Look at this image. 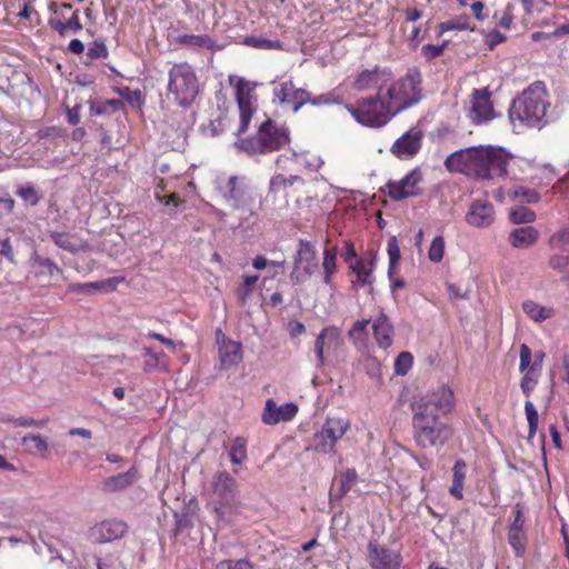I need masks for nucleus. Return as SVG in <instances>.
Segmentation results:
<instances>
[{
  "label": "nucleus",
  "instance_id": "nucleus-12",
  "mask_svg": "<svg viewBox=\"0 0 569 569\" xmlns=\"http://www.w3.org/2000/svg\"><path fill=\"white\" fill-rule=\"evenodd\" d=\"M367 549V562L371 569H400L402 557L399 551L391 550L376 540H370Z\"/></svg>",
  "mask_w": 569,
  "mask_h": 569
},
{
  "label": "nucleus",
  "instance_id": "nucleus-35",
  "mask_svg": "<svg viewBox=\"0 0 569 569\" xmlns=\"http://www.w3.org/2000/svg\"><path fill=\"white\" fill-rule=\"evenodd\" d=\"M180 44L190 47H199L212 50L216 46L214 41L207 34H182L177 38Z\"/></svg>",
  "mask_w": 569,
  "mask_h": 569
},
{
  "label": "nucleus",
  "instance_id": "nucleus-36",
  "mask_svg": "<svg viewBox=\"0 0 569 569\" xmlns=\"http://www.w3.org/2000/svg\"><path fill=\"white\" fill-rule=\"evenodd\" d=\"M229 457L232 465H241L247 460V440L242 437H236L229 449Z\"/></svg>",
  "mask_w": 569,
  "mask_h": 569
},
{
  "label": "nucleus",
  "instance_id": "nucleus-16",
  "mask_svg": "<svg viewBox=\"0 0 569 569\" xmlns=\"http://www.w3.org/2000/svg\"><path fill=\"white\" fill-rule=\"evenodd\" d=\"M212 501H222L227 503H237L238 485L236 479L227 471L218 472L212 481Z\"/></svg>",
  "mask_w": 569,
  "mask_h": 569
},
{
  "label": "nucleus",
  "instance_id": "nucleus-46",
  "mask_svg": "<svg viewBox=\"0 0 569 569\" xmlns=\"http://www.w3.org/2000/svg\"><path fill=\"white\" fill-rule=\"evenodd\" d=\"M341 102H342V97L339 93H337L335 90L319 94L317 97H312L310 94V101H308V103H310L311 106H315V107L340 104Z\"/></svg>",
  "mask_w": 569,
  "mask_h": 569
},
{
  "label": "nucleus",
  "instance_id": "nucleus-14",
  "mask_svg": "<svg viewBox=\"0 0 569 569\" xmlns=\"http://www.w3.org/2000/svg\"><path fill=\"white\" fill-rule=\"evenodd\" d=\"M236 100L240 113V124L236 132L237 136L242 134L249 128L254 109L251 103V91L250 83L244 78H239L234 84Z\"/></svg>",
  "mask_w": 569,
  "mask_h": 569
},
{
  "label": "nucleus",
  "instance_id": "nucleus-63",
  "mask_svg": "<svg viewBox=\"0 0 569 569\" xmlns=\"http://www.w3.org/2000/svg\"><path fill=\"white\" fill-rule=\"evenodd\" d=\"M569 266V256L553 254L549 259V267L553 270L562 272Z\"/></svg>",
  "mask_w": 569,
  "mask_h": 569
},
{
  "label": "nucleus",
  "instance_id": "nucleus-43",
  "mask_svg": "<svg viewBox=\"0 0 569 569\" xmlns=\"http://www.w3.org/2000/svg\"><path fill=\"white\" fill-rule=\"evenodd\" d=\"M525 412H526V418H527L528 427H529L528 441H530L537 433L539 415H538V411L536 410L533 403L529 400L525 402Z\"/></svg>",
  "mask_w": 569,
  "mask_h": 569
},
{
  "label": "nucleus",
  "instance_id": "nucleus-48",
  "mask_svg": "<svg viewBox=\"0 0 569 569\" xmlns=\"http://www.w3.org/2000/svg\"><path fill=\"white\" fill-rule=\"evenodd\" d=\"M109 54L108 48L106 46L104 39L98 38L89 44L87 57L91 60L94 59H104Z\"/></svg>",
  "mask_w": 569,
  "mask_h": 569
},
{
  "label": "nucleus",
  "instance_id": "nucleus-6",
  "mask_svg": "<svg viewBox=\"0 0 569 569\" xmlns=\"http://www.w3.org/2000/svg\"><path fill=\"white\" fill-rule=\"evenodd\" d=\"M199 93V81L193 68L187 62L176 63L169 70L168 98L176 104L189 108Z\"/></svg>",
  "mask_w": 569,
  "mask_h": 569
},
{
  "label": "nucleus",
  "instance_id": "nucleus-32",
  "mask_svg": "<svg viewBox=\"0 0 569 569\" xmlns=\"http://www.w3.org/2000/svg\"><path fill=\"white\" fill-rule=\"evenodd\" d=\"M358 473L356 469H347L340 475V487L337 493H330V499H341L345 497L357 483Z\"/></svg>",
  "mask_w": 569,
  "mask_h": 569
},
{
  "label": "nucleus",
  "instance_id": "nucleus-42",
  "mask_svg": "<svg viewBox=\"0 0 569 569\" xmlns=\"http://www.w3.org/2000/svg\"><path fill=\"white\" fill-rule=\"evenodd\" d=\"M509 196L512 199L525 203H536L540 199L539 193L536 190L525 187H516L515 189L510 190Z\"/></svg>",
  "mask_w": 569,
  "mask_h": 569
},
{
  "label": "nucleus",
  "instance_id": "nucleus-15",
  "mask_svg": "<svg viewBox=\"0 0 569 569\" xmlns=\"http://www.w3.org/2000/svg\"><path fill=\"white\" fill-rule=\"evenodd\" d=\"M273 94L281 104L291 106L295 113L310 101V92L302 88H296L292 80L281 82L274 88Z\"/></svg>",
  "mask_w": 569,
  "mask_h": 569
},
{
  "label": "nucleus",
  "instance_id": "nucleus-58",
  "mask_svg": "<svg viewBox=\"0 0 569 569\" xmlns=\"http://www.w3.org/2000/svg\"><path fill=\"white\" fill-rule=\"evenodd\" d=\"M17 194L32 207L37 206L40 201V196L31 186L19 189Z\"/></svg>",
  "mask_w": 569,
  "mask_h": 569
},
{
  "label": "nucleus",
  "instance_id": "nucleus-64",
  "mask_svg": "<svg viewBox=\"0 0 569 569\" xmlns=\"http://www.w3.org/2000/svg\"><path fill=\"white\" fill-rule=\"evenodd\" d=\"M176 518V525H174V535H179L186 529H189L192 527V520L187 513H174Z\"/></svg>",
  "mask_w": 569,
  "mask_h": 569
},
{
  "label": "nucleus",
  "instance_id": "nucleus-10",
  "mask_svg": "<svg viewBox=\"0 0 569 569\" xmlns=\"http://www.w3.org/2000/svg\"><path fill=\"white\" fill-rule=\"evenodd\" d=\"M422 181V172L419 167L408 172L400 181L389 180L379 189L381 193L388 194L393 201H402L407 198L421 194L419 183Z\"/></svg>",
  "mask_w": 569,
  "mask_h": 569
},
{
  "label": "nucleus",
  "instance_id": "nucleus-2",
  "mask_svg": "<svg viewBox=\"0 0 569 569\" xmlns=\"http://www.w3.org/2000/svg\"><path fill=\"white\" fill-rule=\"evenodd\" d=\"M511 159L512 157L503 148L478 146L452 152L445 160V167L449 172L490 180L506 177Z\"/></svg>",
  "mask_w": 569,
  "mask_h": 569
},
{
  "label": "nucleus",
  "instance_id": "nucleus-17",
  "mask_svg": "<svg viewBox=\"0 0 569 569\" xmlns=\"http://www.w3.org/2000/svg\"><path fill=\"white\" fill-rule=\"evenodd\" d=\"M127 529V523L121 520H104L90 529V538L94 543H107L123 537Z\"/></svg>",
  "mask_w": 569,
  "mask_h": 569
},
{
  "label": "nucleus",
  "instance_id": "nucleus-20",
  "mask_svg": "<svg viewBox=\"0 0 569 569\" xmlns=\"http://www.w3.org/2000/svg\"><path fill=\"white\" fill-rule=\"evenodd\" d=\"M466 221L468 224L476 228H487L495 221L493 206L485 200H475L467 214Z\"/></svg>",
  "mask_w": 569,
  "mask_h": 569
},
{
  "label": "nucleus",
  "instance_id": "nucleus-56",
  "mask_svg": "<svg viewBox=\"0 0 569 569\" xmlns=\"http://www.w3.org/2000/svg\"><path fill=\"white\" fill-rule=\"evenodd\" d=\"M485 44L489 50H493L498 44L505 42L507 37L501 33L499 30L493 29L491 31H482Z\"/></svg>",
  "mask_w": 569,
  "mask_h": 569
},
{
  "label": "nucleus",
  "instance_id": "nucleus-18",
  "mask_svg": "<svg viewBox=\"0 0 569 569\" xmlns=\"http://www.w3.org/2000/svg\"><path fill=\"white\" fill-rule=\"evenodd\" d=\"M470 118L477 124L493 118V107L490 101V92L487 89H476L473 91Z\"/></svg>",
  "mask_w": 569,
  "mask_h": 569
},
{
  "label": "nucleus",
  "instance_id": "nucleus-53",
  "mask_svg": "<svg viewBox=\"0 0 569 569\" xmlns=\"http://www.w3.org/2000/svg\"><path fill=\"white\" fill-rule=\"evenodd\" d=\"M244 43L257 49L281 48V42L279 40H269L261 37H247Z\"/></svg>",
  "mask_w": 569,
  "mask_h": 569
},
{
  "label": "nucleus",
  "instance_id": "nucleus-23",
  "mask_svg": "<svg viewBox=\"0 0 569 569\" xmlns=\"http://www.w3.org/2000/svg\"><path fill=\"white\" fill-rule=\"evenodd\" d=\"M139 478L136 467H131L128 471L108 477L103 480V490L107 492L122 491L132 486Z\"/></svg>",
  "mask_w": 569,
  "mask_h": 569
},
{
  "label": "nucleus",
  "instance_id": "nucleus-26",
  "mask_svg": "<svg viewBox=\"0 0 569 569\" xmlns=\"http://www.w3.org/2000/svg\"><path fill=\"white\" fill-rule=\"evenodd\" d=\"M221 363L224 368L238 365L241 359V343L236 341H226L219 348Z\"/></svg>",
  "mask_w": 569,
  "mask_h": 569
},
{
  "label": "nucleus",
  "instance_id": "nucleus-27",
  "mask_svg": "<svg viewBox=\"0 0 569 569\" xmlns=\"http://www.w3.org/2000/svg\"><path fill=\"white\" fill-rule=\"evenodd\" d=\"M89 106L94 116H111L124 109V102L120 99L90 100Z\"/></svg>",
  "mask_w": 569,
  "mask_h": 569
},
{
  "label": "nucleus",
  "instance_id": "nucleus-34",
  "mask_svg": "<svg viewBox=\"0 0 569 569\" xmlns=\"http://www.w3.org/2000/svg\"><path fill=\"white\" fill-rule=\"evenodd\" d=\"M26 450L32 455H43L48 450V439L40 435H27L22 438Z\"/></svg>",
  "mask_w": 569,
  "mask_h": 569
},
{
  "label": "nucleus",
  "instance_id": "nucleus-45",
  "mask_svg": "<svg viewBox=\"0 0 569 569\" xmlns=\"http://www.w3.org/2000/svg\"><path fill=\"white\" fill-rule=\"evenodd\" d=\"M387 252L389 256L388 274H389V277H391L395 268L398 266L400 258H401L398 240L395 236L388 240Z\"/></svg>",
  "mask_w": 569,
  "mask_h": 569
},
{
  "label": "nucleus",
  "instance_id": "nucleus-1",
  "mask_svg": "<svg viewBox=\"0 0 569 569\" xmlns=\"http://www.w3.org/2000/svg\"><path fill=\"white\" fill-rule=\"evenodd\" d=\"M453 408V391L445 385L413 399L410 403L412 437L418 447L440 449L451 439L453 429L445 418Z\"/></svg>",
  "mask_w": 569,
  "mask_h": 569
},
{
  "label": "nucleus",
  "instance_id": "nucleus-22",
  "mask_svg": "<svg viewBox=\"0 0 569 569\" xmlns=\"http://www.w3.org/2000/svg\"><path fill=\"white\" fill-rule=\"evenodd\" d=\"M389 76L390 73L386 69L379 67L365 69L355 79L353 88L358 91H365L378 86L382 87Z\"/></svg>",
  "mask_w": 569,
  "mask_h": 569
},
{
  "label": "nucleus",
  "instance_id": "nucleus-54",
  "mask_svg": "<svg viewBox=\"0 0 569 569\" xmlns=\"http://www.w3.org/2000/svg\"><path fill=\"white\" fill-rule=\"evenodd\" d=\"M445 253V240L441 236L436 237L429 248L428 257L432 262H440Z\"/></svg>",
  "mask_w": 569,
  "mask_h": 569
},
{
  "label": "nucleus",
  "instance_id": "nucleus-47",
  "mask_svg": "<svg viewBox=\"0 0 569 569\" xmlns=\"http://www.w3.org/2000/svg\"><path fill=\"white\" fill-rule=\"evenodd\" d=\"M31 260L33 267H38L41 270V272H47L49 276L62 272L58 264L49 258H43L39 254H34Z\"/></svg>",
  "mask_w": 569,
  "mask_h": 569
},
{
  "label": "nucleus",
  "instance_id": "nucleus-38",
  "mask_svg": "<svg viewBox=\"0 0 569 569\" xmlns=\"http://www.w3.org/2000/svg\"><path fill=\"white\" fill-rule=\"evenodd\" d=\"M508 542L516 557H523L527 545V532L519 530H508Z\"/></svg>",
  "mask_w": 569,
  "mask_h": 569
},
{
  "label": "nucleus",
  "instance_id": "nucleus-41",
  "mask_svg": "<svg viewBox=\"0 0 569 569\" xmlns=\"http://www.w3.org/2000/svg\"><path fill=\"white\" fill-rule=\"evenodd\" d=\"M509 219L515 224L530 223L536 220V213L527 207H518L510 210Z\"/></svg>",
  "mask_w": 569,
  "mask_h": 569
},
{
  "label": "nucleus",
  "instance_id": "nucleus-4",
  "mask_svg": "<svg viewBox=\"0 0 569 569\" xmlns=\"http://www.w3.org/2000/svg\"><path fill=\"white\" fill-rule=\"evenodd\" d=\"M289 141V129L271 119H267L258 127L254 136L239 137L234 147L248 156H257L280 150Z\"/></svg>",
  "mask_w": 569,
  "mask_h": 569
},
{
  "label": "nucleus",
  "instance_id": "nucleus-3",
  "mask_svg": "<svg viewBox=\"0 0 569 569\" xmlns=\"http://www.w3.org/2000/svg\"><path fill=\"white\" fill-rule=\"evenodd\" d=\"M550 102L545 82L535 81L512 100L508 110L515 128L542 129L547 124Z\"/></svg>",
  "mask_w": 569,
  "mask_h": 569
},
{
  "label": "nucleus",
  "instance_id": "nucleus-59",
  "mask_svg": "<svg viewBox=\"0 0 569 569\" xmlns=\"http://www.w3.org/2000/svg\"><path fill=\"white\" fill-rule=\"evenodd\" d=\"M120 94L123 99H126L132 106L140 107L144 102L143 96L139 89L131 90L130 88H124L120 92Z\"/></svg>",
  "mask_w": 569,
  "mask_h": 569
},
{
  "label": "nucleus",
  "instance_id": "nucleus-31",
  "mask_svg": "<svg viewBox=\"0 0 569 569\" xmlns=\"http://www.w3.org/2000/svg\"><path fill=\"white\" fill-rule=\"evenodd\" d=\"M211 505L217 526H227L232 520V516L234 515L237 503L212 501Z\"/></svg>",
  "mask_w": 569,
  "mask_h": 569
},
{
  "label": "nucleus",
  "instance_id": "nucleus-37",
  "mask_svg": "<svg viewBox=\"0 0 569 569\" xmlns=\"http://www.w3.org/2000/svg\"><path fill=\"white\" fill-rule=\"evenodd\" d=\"M258 280L259 276L257 274L246 276L240 286L237 288L236 295L241 306H244L247 303L249 297L253 291V287L256 286Z\"/></svg>",
  "mask_w": 569,
  "mask_h": 569
},
{
  "label": "nucleus",
  "instance_id": "nucleus-55",
  "mask_svg": "<svg viewBox=\"0 0 569 569\" xmlns=\"http://www.w3.org/2000/svg\"><path fill=\"white\" fill-rule=\"evenodd\" d=\"M216 569H254V566L247 559H224L216 565Z\"/></svg>",
  "mask_w": 569,
  "mask_h": 569
},
{
  "label": "nucleus",
  "instance_id": "nucleus-60",
  "mask_svg": "<svg viewBox=\"0 0 569 569\" xmlns=\"http://www.w3.org/2000/svg\"><path fill=\"white\" fill-rule=\"evenodd\" d=\"M533 373L535 372H532V370H528L520 382V388L527 397L530 396V393L532 392L538 382L537 377H535Z\"/></svg>",
  "mask_w": 569,
  "mask_h": 569
},
{
  "label": "nucleus",
  "instance_id": "nucleus-30",
  "mask_svg": "<svg viewBox=\"0 0 569 569\" xmlns=\"http://www.w3.org/2000/svg\"><path fill=\"white\" fill-rule=\"evenodd\" d=\"M48 24L54 31H57L60 36L64 37L68 31L77 32L82 29V24L80 22L79 10H76L71 18L66 22L59 19H49Z\"/></svg>",
  "mask_w": 569,
  "mask_h": 569
},
{
  "label": "nucleus",
  "instance_id": "nucleus-28",
  "mask_svg": "<svg viewBox=\"0 0 569 569\" xmlns=\"http://www.w3.org/2000/svg\"><path fill=\"white\" fill-rule=\"evenodd\" d=\"M339 338V330L337 327L330 326L326 327L321 330V332L318 335L316 342H315V352L317 355L318 361L320 365L323 363V352H325V346L326 343H333L337 342Z\"/></svg>",
  "mask_w": 569,
  "mask_h": 569
},
{
  "label": "nucleus",
  "instance_id": "nucleus-57",
  "mask_svg": "<svg viewBox=\"0 0 569 569\" xmlns=\"http://www.w3.org/2000/svg\"><path fill=\"white\" fill-rule=\"evenodd\" d=\"M447 47V41H445L440 46H433V44H425L421 48V54L425 57L427 61H431L438 57H440L445 49Z\"/></svg>",
  "mask_w": 569,
  "mask_h": 569
},
{
  "label": "nucleus",
  "instance_id": "nucleus-11",
  "mask_svg": "<svg viewBox=\"0 0 569 569\" xmlns=\"http://www.w3.org/2000/svg\"><path fill=\"white\" fill-rule=\"evenodd\" d=\"M318 269L316 251L311 243L306 240L299 241V248L295 258L293 269L290 279L295 283H302Z\"/></svg>",
  "mask_w": 569,
  "mask_h": 569
},
{
  "label": "nucleus",
  "instance_id": "nucleus-49",
  "mask_svg": "<svg viewBox=\"0 0 569 569\" xmlns=\"http://www.w3.org/2000/svg\"><path fill=\"white\" fill-rule=\"evenodd\" d=\"M370 323L369 319L357 320L348 331L349 338L355 342H363L366 338L367 327Z\"/></svg>",
  "mask_w": 569,
  "mask_h": 569
},
{
  "label": "nucleus",
  "instance_id": "nucleus-51",
  "mask_svg": "<svg viewBox=\"0 0 569 569\" xmlns=\"http://www.w3.org/2000/svg\"><path fill=\"white\" fill-rule=\"evenodd\" d=\"M413 365V357L410 352H401L395 361V371L397 375L405 376Z\"/></svg>",
  "mask_w": 569,
  "mask_h": 569
},
{
  "label": "nucleus",
  "instance_id": "nucleus-40",
  "mask_svg": "<svg viewBox=\"0 0 569 569\" xmlns=\"http://www.w3.org/2000/svg\"><path fill=\"white\" fill-rule=\"evenodd\" d=\"M337 254H338V250H337L336 247H332V248H329V249L325 250L322 267H323V270H325V279H323V281L326 283L330 282L331 274L336 270Z\"/></svg>",
  "mask_w": 569,
  "mask_h": 569
},
{
  "label": "nucleus",
  "instance_id": "nucleus-50",
  "mask_svg": "<svg viewBox=\"0 0 569 569\" xmlns=\"http://www.w3.org/2000/svg\"><path fill=\"white\" fill-rule=\"evenodd\" d=\"M513 10L515 4L509 2L502 10L501 16H499L498 11L495 12L493 18L498 20L499 27H501L505 30L511 29L513 23Z\"/></svg>",
  "mask_w": 569,
  "mask_h": 569
},
{
  "label": "nucleus",
  "instance_id": "nucleus-39",
  "mask_svg": "<svg viewBox=\"0 0 569 569\" xmlns=\"http://www.w3.org/2000/svg\"><path fill=\"white\" fill-rule=\"evenodd\" d=\"M296 182H303V180L300 176L297 174H291L289 177H284L283 174H276L270 180L269 191L278 192L293 186Z\"/></svg>",
  "mask_w": 569,
  "mask_h": 569
},
{
  "label": "nucleus",
  "instance_id": "nucleus-13",
  "mask_svg": "<svg viewBox=\"0 0 569 569\" xmlns=\"http://www.w3.org/2000/svg\"><path fill=\"white\" fill-rule=\"evenodd\" d=\"M422 139V130L419 128H411L393 142L390 151L400 160H410L421 150Z\"/></svg>",
  "mask_w": 569,
  "mask_h": 569
},
{
  "label": "nucleus",
  "instance_id": "nucleus-9",
  "mask_svg": "<svg viewBox=\"0 0 569 569\" xmlns=\"http://www.w3.org/2000/svg\"><path fill=\"white\" fill-rule=\"evenodd\" d=\"M349 428L350 422L346 419L327 418L321 429L312 437V449L325 455L333 453L337 441L346 435Z\"/></svg>",
  "mask_w": 569,
  "mask_h": 569
},
{
  "label": "nucleus",
  "instance_id": "nucleus-25",
  "mask_svg": "<svg viewBox=\"0 0 569 569\" xmlns=\"http://www.w3.org/2000/svg\"><path fill=\"white\" fill-rule=\"evenodd\" d=\"M468 466L462 459L456 460L452 467V483L449 492L458 500L463 498V485L467 477Z\"/></svg>",
  "mask_w": 569,
  "mask_h": 569
},
{
  "label": "nucleus",
  "instance_id": "nucleus-21",
  "mask_svg": "<svg viewBox=\"0 0 569 569\" xmlns=\"http://www.w3.org/2000/svg\"><path fill=\"white\" fill-rule=\"evenodd\" d=\"M372 333L379 348L388 349L393 342L395 327L390 318L383 312L372 320Z\"/></svg>",
  "mask_w": 569,
  "mask_h": 569
},
{
  "label": "nucleus",
  "instance_id": "nucleus-44",
  "mask_svg": "<svg viewBox=\"0 0 569 569\" xmlns=\"http://www.w3.org/2000/svg\"><path fill=\"white\" fill-rule=\"evenodd\" d=\"M440 32L450 30H473L470 27V19L468 16H459L451 20L443 21L439 24Z\"/></svg>",
  "mask_w": 569,
  "mask_h": 569
},
{
  "label": "nucleus",
  "instance_id": "nucleus-33",
  "mask_svg": "<svg viewBox=\"0 0 569 569\" xmlns=\"http://www.w3.org/2000/svg\"><path fill=\"white\" fill-rule=\"evenodd\" d=\"M523 312L533 321L541 322L549 319L552 316V310L546 307L539 306L532 300H526L522 302Z\"/></svg>",
  "mask_w": 569,
  "mask_h": 569
},
{
  "label": "nucleus",
  "instance_id": "nucleus-7",
  "mask_svg": "<svg viewBox=\"0 0 569 569\" xmlns=\"http://www.w3.org/2000/svg\"><path fill=\"white\" fill-rule=\"evenodd\" d=\"M421 82L422 76L419 69L410 68L403 77L387 89L385 94L397 114L421 100Z\"/></svg>",
  "mask_w": 569,
  "mask_h": 569
},
{
  "label": "nucleus",
  "instance_id": "nucleus-24",
  "mask_svg": "<svg viewBox=\"0 0 569 569\" xmlns=\"http://www.w3.org/2000/svg\"><path fill=\"white\" fill-rule=\"evenodd\" d=\"M538 239L539 231L531 226H526L513 229L508 240L512 248L523 249L532 247Z\"/></svg>",
  "mask_w": 569,
  "mask_h": 569
},
{
  "label": "nucleus",
  "instance_id": "nucleus-19",
  "mask_svg": "<svg viewBox=\"0 0 569 569\" xmlns=\"http://www.w3.org/2000/svg\"><path fill=\"white\" fill-rule=\"evenodd\" d=\"M298 412V406L295 402H287L277 406L273 399L266 401V407L262 413V421L266 425H277L281 421L292 420Z\"/></svg>",
  "mask_w": 569,
  "mask_h": 569
},
{
  "label": "nucleus",
  "instance_id": "nucleus-29",
  "mask_svg": "<svg viewBox=\"0 0 569 569\" xmlns=\"http://www.w3.org/2000/svg\"><path fill=\"white\" fill-rule=\"evenodd\" d=\"M350 268L357 276V283L361 286H372L375 281V277L372 276L375 268L373 260L366 262L361 259H356L355 263L350 264Z\"/></svg>",
  "mask_w": 569,
  "mask_h": 569
},
{
  "label": "nucleus",
  "instance_id": "nucleus-8",
  "mask_svg": "<svg viewBox=\"0 0 569 569\" xmlns=\"http://www.w3.org/2000/svg\"><path fill=\"white\" fill-rule=\"evenodd\" d=\"M217 190L220 196L233 208L253 216L252 189L244 177L230 176L227 179L218 178Z\"/></svg>",
  "mask_w": 569,
  "mask_h": 569
},
{
  "label": "nucleus",
  "instance_id": "nucleus-62",
  "mask_svg": "<svg viewBox=\"0 0 569 569\" xmlns=\"http://www.w3.org/2000/svg\"><path fill=\"white\" fill-rule=\"evenodd\" d=\"M515 519L510 523L508 530H525V517H523V508L520 505H516L513 508Z\"/></svg>",
  "mask_w": 569,
  "mask_h": 569
},
{
  "label": "nucleus",
  "instance_id": "nucleus-5",
  "mask_svg": "<svg viewBox=\"0 0 569 569\" xmlns=\"http://www.w3.org/2000/svg\"><path fill=\"white\" fill-rule=\"evenodd\" d=\"M346 109L358 123L375 128L383 127L397 116L381 86L376 96L362 98L358 100L356 107L346 106Z\"/></svg>",
  "mask_w": 569,
  "mask_h": 569
},
{
  "label": "nucleus",
  "instance_id": "nucleus-61",
  "mask_svg": "<svg viewBox=\"0 0 569 569\" xmlns=\"http://www.w3.org/2000/svg\"><path fill=\"white\" fill-rule=\"evenodd\" d=\"M532 353L530 348L527 345L520 346V363L519 370L520 372H527L531 367Z\"/></svg>",
  "mask_w": 569,
  "mask_h": 569
},
{
  "label": "nucleus",
  "instance_id": "nucleus-52",
  "mask_svg": "<svg viewBox=\"0 0 569 569\" xmlns=\"http://www.w3.org/2000/svg\"><path fill=\"white\" fill-rule=\"evenodd\" d=\"M50 237H51L52 241L54 242V244L58 246L59 248L67 250L69 252L77 251V247L73 243L72 237L69 233L52 232L50 234Z\"/></svg>",
  "mask_w": 569,
  "mask_h": 569
}]
</instances>
